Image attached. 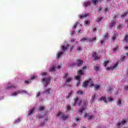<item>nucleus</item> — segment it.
I'll list each match as a JSON object with an SVG mask.
<instances>
[{"instance_id":"a211bd4d","label":"nucleus","mask_w":128,"mask_h":128,"mask_svg":"<svg viewBox=\"0 0 128 128\" xmlns=\"http://www.w3.org/2000/svg\"><path fill=\"white\" fill-rule=\"evenodd\" d=\"M112 90H114V89H112V87H108L107 89V92H108V94H112Z\"/></svg>"},{"instance_id":"13d9d810","label":"nucleus","mask_w":128,"mask_h":128,"mask_svg":"<svg viewBox=\"0 0 128 128\" xmlns=\"http://www.w3.org/2000/svg\"><path fill=\"white\" fill-rule=\"evenodd\" d=\"M34 78H36V76H33L31 77V80H34Z\"/></svg>"},{"instance_id":"5fc2aeb1","label":"nucleus","mask_w":128,"mask_h":128,"mask_svg":"<svg viewBox=\"0 0 128 128\" xmlns=\"http://www.w3.org/2000/svg\"><path fill=\"white\" fill-rule=\"evenodd\" d=\"M40 96V92H38V94H37V95H36V98H38L39 96Z\"/></svg>"},{"instance_id":"412c9836","label":"nucleus","mask_w":128,"mask_h":128,"mask_svg":"<svg viewBox=\"0 0 128 128\" xmlns=\"http://www.w3.org/2000/svg\"><path fill=\"white\" fill-rule=\"evenodd\" d=\"M16 88V86L10 85V86H7L6 89L7 90H10V88Z\"/></svg>"},{"instance_id":"49530a36","label":"nucleus","mask_w":128,"mask_h":128,"mask_svg":"<svg viewBox=\"0 0 128 128\" xmlns=\"http://www.w3.org/2000/svg\"><path fill=\"white\" fill-rule=\"evenodd\" d=\"M124 90H128V84L124 87Z\"/></svg>"},{"instance_id":"a19ab883","label":"nucleus","mask_w":128,"mask_h":128,"mask_svg":"<svg viewBox=\"0 0 128 128\" xmlns=\"http://www.w3.org/2000/svg\"><path fill=\"white\" fill-rule=\"evenodd\" d=\"M124 40H125L126 42H128V36H124Z\"/></svg>"},{"instance_id":"a18cd8bd","label":"nucleus","mask_w":128,"mask_h":128,"mask_svg":"<svg viewBox=\"0 0 128 128\" xmlns=\"http://www.w3.org/2000/svg\"><path fill=\"white\" fill-rule=\"evenodd\" d=\"M90 24V22L88 20L85 21L84 24Z\"/></svg>"},{"instance_id":"c756f323","label":"nucleus","mask_w":128,"mask_h":128,"mask_svg":"<svg viewBox=\"0 0 128 128\" xmlns=\"http://www.w3.org/2000/svg\"><path fill=\"white\" fill-rule=\"evenodd\" d=\"M92 4H93L96 5V2H98V0H92Z\"/></svg>"},{"instance_id":"0e129e2a","label":"nucleus","mask_w":128,"mask_h":128,"mask_svg":"<svg viewBox=\"0 0 128 128\" xmlns=\"http://www.w3.org/2000/svg\"><path fill=\"white\" fill-rule=\"evenodd\" d=\"M93 32H96V28H92Z\"/></svg>"},{"instance_id":"2eb2a0df","label":"nucleus","mask_w":128,"mask_h":128,"mask_svg":"<svg viewBox=\"0 0 128 128\" xmlns=\"http://www.w3.org/2000/svg\"><path fill=\"white\" fill-rule=\"evenodd\" d=\"M96 37H94L93 38H89L88 42H96Z\"/></svg>"},{"instance_id":"c85d7f7f","label":"nucleus","mask_w":128,"mask_h":128,"mask_svg":"<svg viewBox=\"0 0 128 128\" xmlns=\"http://www.w3.org/2000/svg\"><path fill=\"white\" fill-rule=\"evenodd\" d=\"M122 100L120 99V100L118 101V102H117V104H118V106H120V104H122Z\"/></svg>"},{"instance_id":"58836bf2","label":"nucleus","mask_w":128,"mask_h":128,"mask_svg":"<svg viewBox=\"0 0 128 128\" xmlns=\"http://www.w3.org/2000/svg\"><path fill=\"white\" fill-rule=\"evenodd\" d=\"M84 110H86V109L84 108H83L82 109H80V110H79V112L82 114V112H84Z\"/></svg>"},{"instance_id":"f3484780","label":"nucleus","mask_w":128,"mask_h":128,"mask_svg":"<svg viewBox=\"0 0 128 128\" xmlns=\"http://www.w3.org/2000/svg\"><path fill=\"white\" fill-rule=\"evenodd\" d=\"M128 14V10H127L126 12H124L123 14L122 15V18H124Z\"/></svg>"},{"instance_id":"3c124183","label":"nucleus","mask_w":128,"mask_h":128,"mask_svg":"<svg viewBox=\"0 0 128 128\" xmlns=\"http://www.w3.org/2000/svg\"><path fill=\"white\" fill-rule=\"evenodd\" d=\"M102 20V17H100L98 19L97 22H100V20Z\"/></svg>"},{"instance_id":"4468645a","label":"nucleus","mask_w":128,"mask_h":128,"mask_svg":"<svg viewBox=\"0 0 128 128\" xmlns=\"http://www.w3.org/2000/svg\"><path fill=\"white\" fill-rule=\"evenodd\" d=\"M86 16H88V14H82V15L80 16V18L82 20V18H86Z\"/></svg>"},{"instance_id":"bb28decb","label":"nucleus","mask_w":128,"mask_h":128,"mask_svg":"<svg viewBox=\"0 0 128 128\" xmlns=\"http://www.w3.org/2000/svg\"><path fill=\"white\" fill-rule=\"evenodd\" d=\"M79 100H78V98H76L74 99V106H76V104L77 102H78Z\"/></svg>"},{"instance_id":"cd10ccee","label":"nucleus","mask_w":128,"mask_h":128,"mask_svg":"<svg viewBox=\"0 0 128 128\" xmlns=\"http://www.w3.org/2000/svg\"><path fill=\"white\" fill-rule=\"evenodd\" d=\"M108 64H110V61L108 60H106V61H104L103 65L104 66H108Z\"/></svg>"},{"instance_id":"5701e85b","label":"nucleus","mask_w":128,"mask_h":128,"mask_svg":"<svg viewBox=\"0 0 128 128\" xmlns=\"http://www.w3.org/2000/svg\"><path fill=\"white\" fill-rule=\"evenodd\" d=\"M34 112V108H32L31 110H29V113L28 114V116H30V114H32Z\"/></svg>"},{"instance_id":"6e6d98bb","label":"nucleus","mask_w":128,"mask_h":128,"mask_svg":"<svg viewBox=\"0 0 128 128\" xmlns=\"http://www.w3.org/2000/svg\"><path fill=\"white\" fill-rule=\"evenodd\" d=\"M100 10H102V8H100V7H99L98 8V12H100Z\"/></svg>"},{"instance_id":"052dcab7","label":"nucleus","mask_w":128,"mask_h":128,"mask_svg":"<svg viewBox=\"0 0 128 128\" xmlns=\"http://www.w3.org/2000/svg\"><path fill=\"white\" fill-rule=\"evenodd\" d=\"M84 116L85 118H86L88 116V114L86 112H85L84 114Z\"/></svg>"},{"instance_id":"20e7f679","label":"nucleus","mask_w":128,"mask_h":128,"mask_svg":"<svg viewBox=\"0 0 128 128\" xmlns=\"http://www.w3.org/2000/svg\"><path fill=\"white\" fill-rule=\"evenodd\" d=\"M50 78H44L42 79V82H44V86H46L50 84Z\"/></svg>"},{"instance_id":"864d4df0","label":"nucleus","mask_w":128,"mask_h":128,"mask_svg":"<svg viewBox=\"0 0 128 128\" xmlns=\"http://www.w3.org/2000/svg\"><path fill=\"white\" fill-rule=\"evenodd\" d=\"M20 122V118H18L16 120V124H18V122Z\"/></svg>"},{"instance_id":"ddd939ff","label":"nucleus","mask_w":128,"mask_h":128,"mask_svg":"<svg viewBox=\"0 0 128 128\" xmlns=\"http://www.w3.org/2000/svg\"><path fill=\"white\" fill-rule=\"evenodd\" d=\"M97 96L96 94H93L92 96V99H91V102H94V100H96V98Z\"/></svg>"},{"instance_id":"c9c22d12","label":"nucleus","mask_w":128,"mask_h":128,"mask_svg":"<svg viewBox=\"0 0 128 128\" xmlns=\"http://www.w3.org/2000/svg\"><path fill=\"white\" fill-rule=\"evenodd\" d=\"M56 70V68L54 67H52L50 70V72H54Z\"/></svg>"},{"instance_id":"7ed1b4c3","label":"nucleus","mask_w":128,"mask_h":128,"mask_svg":"<svg viewBox=\"0 0 128 128\" xmlns=\"http://www.w3.org/2000/svg\"><path fill=\"white\" fill-rule=\"evenodd\" d=\"M68 73H66L64 74V76H63V78H66V82H70L72 80V78H68Z\"/></svg>"},{"instance_id":"680f3d73","label":"nucleus","mask_w":128,"mask_h":128,"mask_svg":"<svg viewBox=\"0 0 128 128\" xmlns=\"http://www.w3.org/2000/svg\"><path fill=\"white\" fill-rule=\"evenodd\" d=\"M116 40V36H114L113 37H112V40Z\"/></svg>"},{"instance_id":"9b49d317","label":"nucleus","mask_w":128,"mask_h":128,"mask_svg":"<svg viewBox=\"0 0 128 128\" xmlns=\"http://www.w3.org/2000/svg\"><path fill=\"white\" fill-rule=\"evenodd\" d=\"M126 122V120H123L121 122H119L117 124L116 126L118 128L120 126H123V124H124Z\"/></svg>"},{"instance_id":"2f4dec72","label":"nucleus","mask_w":128,"mask_h":128,"mask_svg":"<svg viewBox=\"0 0 128 128\" xmlns=\"http://www.w3.org/2000/svg\"><path fill=\"white\" fill-rule=\"evenodd\" d=\"M100 88V85H96L94 86V88L96 90H98V88Z\"/></svg>"},{"instance_id":"9d476101","label":"nucleus","mask_w":128,"mask_h":128,"mask_svg":"<svg viewBox=\"0 0 128 128\" xmlns=\"http://www.w3.org/2000/svg\"><path fill=\"white\" fill-rule=\"evenodd\" d=\"M84 8H88V6H90V2L88 1V2H84Z\"/></svg>"},{"instance_id":"39448f33","label":"nucleus","mask_w":128,"mask_h":128,"mask_svg":"<svg viewBox=\"0 0 128 128\" xmlns=\"http://www.w3.org/2000/svg\"><path fill=\"white\" fill-rule=\"evenodd\" d=\"M52 94V90L50 88H47L45 90L44 92H43V94Z\"/></svg>"},{"instance_id":"774afa93","label":"nucleus","mask_w":128,"mask_h":128,"mask_svg":"<svg viewBox=\"0 0 128 128\" xmlns=\"http://www.w3.org/2000/svg\"><path fill=\"white\" fill-rule=\"evenodd\" d=\"M86 66H84L82 68L83 70H86Z\"/></svg>"},{"instance_id":"4d7b16f0","label":"nucleus","mask_w":128,"mask_h":128,"mask_svg":"<svg viewBox=\"0 0 128 128\" xmlns=\"http://www.w3.org/2000/svg\"><path fill=\"white\" fill-rule=\"evenodd\" d=\"M108 8H105V9H104L105 12H108Z\"/></svg>"},{"instance_id":"72a5a7b5","label":"nucleus","mask_w":128,"mask_h":128,"mask_svg":"<svg viewBox=\"0 0 128 128\" xmlns=\"http://www.w3.org/2000/svg\"><path fill=\"white\" fill-rule=\"evenodd\" d=\"M94 70L96 72H98V70H100V67H98V66H94Z\"/></svg>"},{"instance_id":"37998d69","label":"nucleus","mask_w":128,"mask_h":128,"mask_svg":"<svg viewBox=\"0 0 128 128\" xmlns=\"http://www.w3.org/2000/svg\"><path fill=\"white\" fill-rule=\"evenodd\" d=\"M122 26H122V24H119L117 28H122Z\"/></svg>"},{"instance_id":"e433bc0d","label":"nucleus","mask_w":128,"mask_h":128,"mask_svg":"<svg viewBox=\"0 0 128 128\" xmlns=\"http://www.w3.org/2000/svg\"><path fill=\"white\" fill-rule=\"evenodd\" d=\"M92 118H94V116H88V120H92Z\"/></svg>"},{"instance_id":"7c9ffc66","label":"nucleus","mask_w":128,"mask_h":128,"mask_svg":"<svg viewBox=\"0 0 128 128\" xmlns=\"http://www.w3.org/2000/svg\"><path fill=\"white\" fill-rule=\"evenodd\" d=\"M78 22H76L75 24L73 26V28H76V26H78Z\"/></svg>"},{"instance_id":"4be33fe9","label":"nucleus","mask_w":128,"mask_h":128,"mask_svg":"<svg viewBox=\"0 0 128 128\" xmlns=\"http://www.w3.org/2000/svg\"><path fill=\"white\" fill-rule=\"evenodd\" d=\"M84 70H79L78 71V74H79V76H82V74H84Z\"/></svg>"},{"instance_id":"f257e3e1","label":"nucleus","mask_w":128,"mask_h":128,"mask_svg":"<svg viewBox=\"0 0 128 128\" xmlns=\"http://www.w3.org/2000/svg\"><path fill=\"white\" fill-rule=\"evenodd\" d=\"M61 48L62 52H61L57 54H56L57 58H60V56H62V54H64V52H68V47L66 46H62Z\"/></svg>"},{"instance_id":"1a4fd4ad","label":"nucleus","mask_w":128,"mask_h":128,"mask_svg":"<svg viewBox=\"0 0 128 128\" xmlns=\"http://www.w3.org/2000/svg\"><path fill=\"white\" fill-rule=\"evenodd\" d=\"M116 24V20H112L110 22L109 26L110 28H112V26H114Z\"/></svg>"},{"instance_id":"f03ea898","label":"nucleus","mask_w":128,"mask_h":128,"mask_svg":"<svg viewBox=\"0 0 128 128\" xmlns=\"http://www.w3.org/2000/svg\"><path fill=\"white\" fill-rule=\"evenodd\" d=\"M57 116H60V118L64 120H66L68 118V115H64V114L62 112H59L57 114Z\"/></svg>"},{"instance_id":"423d86ee","label":"nucleus","mask_w":128,"mask_h":128,"mask_svg":"<svg viewBox=\"0 0 128 128\" xmlns=\"http://www.w3.org/2000/svg\"><path fill=\"white\" fill-rule=\"evenodd\" d=\"M84 64V61L80 60H78L76 62V64L77 66H80Z\"/></svg>"},{"instance_id":"8fccbe9b","label":"nucleus","mask_w":128,"mask_h":128,"mask_svg":"<svg viewBox=\"0 0 128 128\" xmlns=\"http://www.w3.org/2000/svg\"><path fill=\"white\" fill-rule=\"evenodd\" d=\"M30 80H25L24 81V84H30Z\"/></svg>"},{"instance_id":"e2e57ef3","label":"nucleus","mask_w":128,"mask_h":128,"mask_svg":"<svg viewBox=\"0 0 128 128\" xmlns=\"http://www.w3.org/2000/svg\"><path fill=\"white\" fill-rule=\"evenodd\" d=\"M124 50H128V46H125L124 48Z\"/></svg>"},{"instance_id":"c03bdc74","label":"nucleus","mask_w":128,"mask_h":128,"mask_svg":"<svg viewBox=\"0 0 128 128\" xmlns=\"http://www.w3.org/2000/svg\"><path fill=\"white\" fill-rule=\"evenodd\" d=\"M44 110V106H40L39 108V110Z\"/></svg>"},{"instance_id":"79ce46f5","label":"nucleus","mask_w":128,"mask_h":128,"mask_svg":"<svg viewBox=\"0 0 128 128\" xmlns=\"http://www.w3.org/2000/svg\"><path fill=\"white\" fill-rule=\"evenodd\" d=\"M72 91L70 92L68 94V96L66 97V98H68L70 96H72Z\"/></svg>"},{"instance_id":"f704fd0d","label":"nucleus","mask_w":128,"mask_h":128,"mask_svg":"<svg viewBox=\"0 0 128 128\" xmlns=\"http://www.w3.org/2000/svg\"><path fill=\"white\" fill-rule=\"evenodd\" d=\"M48 74V73L46 72H42V76H46Z\"/></svg>"},{"instance_id":"69168bd1","label":"nucleus","mask_w":128,"mask_h":128,"mask_svg":"<svg viewBox=\"0 0 128 128\" xmlns=\"http://www.w3.org/2000/svg\"><path fill=\"white\" fill-rule=\"evenodd\" d=\"M74 34V31H72L70 32L71 34Z\"/></svg>"},{"instance_id":"603ef678","label":"nucleus","mask_w":128,"mask_h":128,"mask_svg":"<svg viewBox=\"0 0 128 128\" xmlns=\"http://www.w3.org/2000/svg\"><path fill=\"white\" fill-rule=\"evenodd\" d=\"M106 40H100V43L101 44H104V42Z\"/></svg>"},{"instance_id":"09e8293b","label":"nucleus","mask_w":128,"mask_h":128,"mask_svg":"<svg viewBox=\"0 0 128 128\" xmlns=\"http://www.w3.org/2000/svg\"><path fill=\"white\" fill-rule=\"evenodd\" d=\"M118 46H116V48H114L113 49V52H116V50H118Z\"/></svg>"},{"instance_id":"4c0bfd02","label":"nucleus","mask_w":128,"mask_h":128,"mask_svg":"<svg viewBox=\"0 0 128 128\" xmlns=\"http://www.w3.org/2000/svg\"><path fill=\"white\" fill-rule=\"evenodd\" d=\"M16 94H18V91L15 92H14L13 93H12V94H11V96H16Z\"/></svg>"},{"instance_id":"338daca9","label":"nucleus","mask_w":128,"mask_h":128,"mask_svg":"<svg viewBox=\"0 0 128 128\" xmlns=\"http://www.w3.org/2000/svg\"><path fill=\"white\" fill-rule=\"evenodd\" d=\"M126 22L128 25H127V27L128 28V18L126 20Z\"/></svg>"},{"instance_id":"6ab92c4d","label":"nucleus","mask_w":128,"mask_h":128,"mask_svg":"<svg viewBox=\"0 0 128 128\" xmlns=\"http://www.w3.org/2000/svg\"><path fill=\"white\" fill-rule=\"evenodd\" d=\"M88 84H90V81L87 80V81L85 82L84 83L82 86L84 88H86V86H88Z\"/></svg>"},{"instance_id":"6e6552de","label":"nucleus","mask_w":128,"mask_h":128,"mask_svg":"<svg viewBox=\"0 0 128 128\" xmlns=\"http://www.w3.org/2000/svg\"><path fill=\"white\" fill-rule=\"evenodd\" d=\"M75 80H76L78 82H77L76 86H78V85L80 84V76H75Z\"/></svg>"},{"instance_id":"a878e982","label":"nucleus","mask_w":128,"mask_h":128,"mask_svg":"<svg viewBox=\"0 0 128 128\" xmlns=\"http://www.w3.org/2000/svg\"><path fill=\"white\" fill-rule=\"evenodd\" d=\"M88 82H89L90 86H94V82H92V79H90Z\"/></svg>"},{"instance_id":"473e14b6","label":"nucleus","mask_w":128,"mask_h":128,"mask_svg":"<svg viewBox=\"0 0 128 128\" xmlns=\"http://www.w3.org/2000/svg\"><path fill=\"white\" fill-rule=\"evenodd\" d=\"M76 92L78 94H84L82 91H80V90H78Z\"/></svg>"},{"instance_id":"b1692460","label":"nucleus","mask_w":128,"mask_h":128,"mask_svg":"<svg viewBox=\"0 0 128 128\" xmlns=\"http://www.w3.org/2000/svg\"><path fill=\"white\" fill-rule=\"evenodd\" d=\"M100 100H103L104 102H105L106 104H107L108 102V101H106V97H101L100 98Z\"/></svg>"},{"instance_id":"dca6fc26","label":"nucleus","mask_w":128,"mask_h":128,"mask_svg":"<svg viewBox=\"0 0 128 128\" xmlns=\"http://www.w3.org/2000/svg\"><path fill=\"white\" fill-rule=\"evenodd\" d=\"M17 94H26V90H18L17 91Z\"/></svg>"},{"instance_id":"393cba45","label":"nucleus","mask_w":128,"mask_h":128,"mask_svg":"<svg viewBox=\"0 0 128 128\" xmlns=\"http://www.w3.org/2000/svg\"><path fill=\"white\" fill-rule=\"evenodd\" d=\"M88 38H86V37H84V38H82L80 40V42H86V40H88Z\"/></svg>"},{"instance_id":"ea45409f","label":"nucleus","mask_w":128,"mask_h":128,"mask_svg":"<svg viewBox=\"0 0 128 128\" xmlns=\"http://www.w3.org/2000/svg\"><path fill=\"white\" fill-rule=\"evenodd\" d=\"M108 102H112V100H114V98H112V97H110L108 98Z\"/></svg>"},{"instance_id":"0eeeda50","label":"nucleus","mask_w":128,"mask_h":128,"mask_svg":"<svg viewBox=\"0 0 128 128\" xmlns=\"http://www.w3.org/2000/svg\"><path fill=\"white\" fill-rule=\"evenodd\" d=\"M92 56L94 58V60H98L100 58V57L96 56V52H93Z\"/></svg>"},{"instance_id":"aec40b11","label":"nucleus","mask_w":128,"mask_h":128,"mask_svg":"<svg viewBox=\"0 0 128 128\" xmlns=\"http://www.w3.org/2000/svg\"><path fill=\"white\" fill-rule=\"evenodd\" d=\"M108 34L106 33L102 38V40H108Z\"/></svg>"},{"instance_id":"de8ad7c7","label":"nucleus","mask_w":128,"mask_h":128,"mask_svg":"<svg viewBox=\"0 0 128 128\" xmlns=\"http://www.w3.org/2000/svg\"><path fill=\"white\" fill-rule=\"evenodd\" d=\"M67 111L68 112V110H70V106H68L66 107Z\"/></svg>"},{"instance_id":"f8f14e48","label":"nucleus","mask_w":128,"mask_h":128,"mask_svg":"<svg viewBox=\"0 0 128 128\" xmlns=\"http://www.w3.org/2000/svg\"><path fill=\"white\" fill-rule=\"evenodd\" d=\"M118 62H116V63L113 66V68H107L108 70H114V68H116L118 66Z\"/></svg>"},{"instance_id":"bf43d9fd","label":"nucleus","mask_w":128,"mask_h":128,"mask_svg":"<svg viewBox=\"0 0 128 128\" xmlns=\"http://www.w3.org/2000/svg\"><path fill=\"white\" fill-rule=\"evenodd\" d=\"M74 48V46H71L70 47V50H72Z\"/></svg>"}]
</instances>
